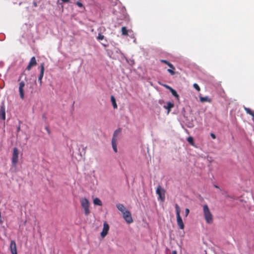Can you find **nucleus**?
I'll return each mask as SVG.
<instances>
[{
  "mask_svg": "<svg viewBox=\"0 0 254 254\" xmlns=\"http://www.w3.org/2000/svg\"><path fill=\"white\" fill-rule=\"evenodd\" d=\"M204 217L207 224H211L213 221V216L207 205H203Z\"/></svg>",
  "mask_w": 254,
  "mask_h": 254,
  "instance_id": "f257e3e1",
  "label": "nucleus"
},
{
  "mask_svg": "<svg viewBox=\"0 0 254 254\" xmlns=\"http://www.w3.org/2000/svg\"><path fill=\"white\" fill-rule=\"evenodd\" d=\"M122 131L121 128H119L116 129L113 134L112 139V145L114 151L115 152H117V142L119 139V136H120Z\"/></svg>",
  "mask_w": 254,
  "mask_h": 254,
  "instance_id": "f03ea898",
  "label": "nucleus"
},
{
  "mask_svg": "<svg viewBox=\"0 0 254 254\" xmlns=\"http://www.w3.org/2000/svg\"><path fill=\"white\" fill-rule=\"evenodd\" d=\"M175 209L176 212L177 224L180 229L183 230L185 226L183 220L180 216V208L177 204L175 205Z\"/></svg>",
  "mask_w": 254,
  "mask_h": 254,
  "instance_id": "7ed1b4c3",
  "label": "nucleus"
},
{
  "mask_svg": "<svg viewBox=\"0 0 254 254\" xmlns=\"http://www.w3.org/2000/svg\"><path fill=\"white\" fill-rule=\"evenodd\" d=\"M80 203L82 208L84 210L85 215L86 216H88L90 213V210L89 208L90 202L89 200L86 198H82L80 200Z\"/></svg>",
  "mask_w": 254,
  "mask_h": 254,
  "instance_id": "20e7f679",
  "label": "nucleus"
},
{
  "mask_svg": "<svg viewBox=\"0 0 254 254\" xmlns=\"http://www.w3.org/2000/svg\"><path fill=\"white\" fill-rule=\"evenodd\" d=\"M19 150L17 148L14 147L13 149L11 157V164L13 166L16 167L18 162Z\"/></svg>",
  "mask_w": 254,
  "mask_h": 254,
  "instance_id": "39448f33",
  "label": "nucleus"
},
{
  "mask_svg": "<svg viewBox=\"0 0 254 254\" xmlns=\"http://www.w3.org/2000/svg\"><path fill=\"white\" fill-rule=\"evenodd\" d=\"M156 193L158 195V199L162 202L164 201L165 198V190L160 185L157 188Z\"/></svg>",
  "mask_w": 254,
  "mask_h": 254,
  "instance_id": "423d86ee",
  "label": "nucleus"
},
{
  "mask_svg": "<svg viewBox=\"0 0 254 254\" xmlns=\"http://www.w3.org/2000/svg\"><path fill=\"white\" fill-rule=\"evenodd\" d=\"M123 215V218L127 223L130 224L133 222L131 213L128 210L125 211Z\"/></svg>",
  "mask_w": 254,
  "mask_h": 254,
  "instance_id": "0eeeda50",
  "label": "nucleus"
},
{
  "mask_svg": "<svg viewBox=\"0 0 254 254\" xmlns=\"http://www.w3.org/2000/svg\"><path fill=\"white\" fill-rule=\"evenodd\" d=\"M109 230V225L106 222H104L103 224V228L102 231L101 233V236L102 238H104L108 234Z\"/></svg>",
  "mask_w": 254,
  "mask_h": 254,
  "instance_id": "6e6552de",
  "label": "nucleus"
},
{
  "mask_svg": "<svg viewBox=\"0 0 254 254\" xmlns=\"http://www.w3.org/2000/svg\"><path fill=\"white\" fill-rule=\"evenodd\" d=\"M24 86H25L24 82L23 81H21L19 83V92L20 97L22 100L24 99Z\"/></svg>",
  "mask_w": 254,
  "mask_h": 254,
  "instance_id": "1a4fd4ad",
  "label": "nucleus"
},
{
  "mask_svg": "<svg viewBox=\"0 0 254 254\" xmlns=\"http://www.w3.org/2000/svg\"><path fill=\"white\" fill-rule=\"evenodd\" d=\"M44 64L42 63L40 64V73L38 76V81L39 82L40 85L42 84V78L44 76Z\"/></svg>",
  "mask_w": 254,
  "mask_h": 254,
  "instance_id": "9d476101",
  "label": "nucleus"
},
{
  "mask_svg": "<svg viewBox=\"0 0 254 254\" xmlns=\"http://www.w3.org/2000/svg\"><path fill=\"white\" fill-rule=\"evenodd\" d=\"M10 250L11 254H17L16 244L14 240L10 242Z\"/></svg>",
  "mask_w": 254,
  "mask_h": 254,
  "instance_id": "9b49d317",
  "label": "nucleus"
},
{
  "mask_svg": "<svg viewBox=\"0 0 254 254\" xmlns=\"http://www.w3.org/2000/svg\"><path fill=\"white\" fill-rule=\"evenodd\" d=\"M37 64V62L35 57H33L31 58L30 61L26 67L27 70H30L31 68Z\"/></svg>",
  "mask_w": 254,
  "mask_h": 254,
  "instance_id": "f8f14e48",
  "label": "nucleus"
},
{
  "mask_svg": "<svg viewBox=\"0 0 254 254\" xmlns=\"http://www.w3.org/2000/svg\"><path fill=\"white\" fill-rule=\"evenodd\" d=\"M0 119L3 121L5 120V109L4 104H2L0 108Z\"/></svg>",
  "mask_w": 254,
  "mask_h": 254,
  "instance_id": "ddd939ff",
  "label": "nucleus"
},
{
  "mask_svg": "<svg viewBox=\"0 0 254 254\" xmlns=\"http://www.w3.org/2000/svg\"><path fill=\"white\" fill-rule=\"evenodd\" d=\"M117 208L119 211H120L122 213H124L125 211H127L126 207L125 206L121 203L117 204L116 205Z\"/></svg>",
  "mask_w": 254,
  "mask_h": 254,
  "instance_id": "4468645a",
  "label": "nucleus"
},
{
  "mask_svg": "<svg viewBox=\"0 0 254 254\" xmlns=\"http://www.w3.org/2000/svg\"><path fill=\"white\" fill-rule=\"evenodd\" d=\"M199 99H200V101L201 102H209V103H210L211 102V99H210L209 98H208L207 96H205V97H202V96H199Z\"/></svg>",
  "mask_w": 254,
  "mask_h": 254,
  "instance_id": "2eb2a0df",
  "label": "nucleus"
},
{
  "mask_svg": "<svg viewBox=\"0 0 254 254\" xmlns=\"http://www.w3.org/2000/svg\"><path fill=\"white\" fill-rule=\"evenodd\" d=\"M167 106L164 107L168 110V113H169L171 109L174 107V104L173 103H171L170 102H168L167 103Z\"/></svg>",
  "mask_w": 254,
  "mask_h": 254,
  "instance_id": "dca6fc26",
  "label": "nucleus"
},
{
  "mask_svg": "<svg viewBox=\"0 0 254 254\" xmlns=\"http://www.w3.org/2000/svg\"><path fill=\"white\" fill-rule=\"evenodd\" d=\"M170 68L167 69V71L172 75H174L175 74V67L172 64V66H169Z\"/></svg>",
  "mask_w": 254,
  "mask_h": 254,
  "instance_id": "f3484780",
  "label": "nucleus"
},
{
  "mask_svg": "<svg viewBox=\"0 0 254 254\" xmlns=\"http://www.w3.org/2000/svg\"><path fill=\"white\" fill-rule=\"evenodd\" d=\"M244 110L248 114L250 115L253 118H254V111H253L251 109L245 107H244Z\"/></svg>",
  "mask_w": 254,
  "mask_h": 254,
  "instance_id": "a211bd4d",
  "label": "nucleus"
},
{
  "mask_svg": "<svg viewBox=\"0 0 254 254\" xmlns=\"http://www.w3.org/2000/svg\"><path fill=\"white\" fill-rule=\"evenodd\" d=\"M93 203L95 205H99V206L102 205V201H101V200L99 198H98L97 197L94 199Z\"/></svg>",
  "mask_w": 254,
  "mask_h": 254,
  "instance_id": "6ab92c4d",
  "label": "nucleus"
},
{
  "mask_svg": "<svg viewBox=\"0 0 254 254\" xmlns=\"http://www.w3.org/2000/svg\"><path fill=\"white\" fill-rule=\"evenodd\" d=\"M170 91L171 92L172 94L176 97L177 100H179V96L175 90L172 88Z\"/></svg>",
  "mask_w": 254,
  "mask_h": 254,
  "instance_id": "aec40b11",
  "label": "nucleus"
},
{
  "mask_svg": "<svg viewBox=\"0 0 254 254\" xmlns=\"http://www.w3.org/2000/svg\"><path fill=\"white\" fill-rule=\"evenodd\" d=\"M111 100L113 104V106L114 109L117 108V104L116 103V99L115 97L112 95L111 97Z\"/></svg>",
  "mask_w": 254,
  "mask_h": 254,
  "instance_id": "412c9836",
  "label": "nucleus"
},
{
  "mask_svg": "<svg viewBox=\"0 0 254 254\" xmlns=\"http://www.w3.org/2000/svg\"><path fill=\"white\" fill-rule=\"evenodd\" d=\"M187 141L192 146H194V143L193 141V138L191 136H189L187 138Z\"/></svg>",
  "mask_w": 254,
  "mask_h": 254,
  "instance_id": "4be33fe9",
  "label": "nucleus"
},
{
  "mask_svg": "<svg viewBox=\"0 0 254 254\" xmlns=\"http://www.w3.org/2000/svg\"><path fill=\"white\" fill-rule=\"evenodd\" d=\"M122 33L123 35H127L128 32L126 27H123L122 28Z\"/></svg>",
  "mask_w": 254,
  "mask_h": 254,
  "instance_id": "5701e85b",
  "label": "nucleus"
},
{
  "mask_svg": "<svg viewBox=\"0 0 254 254\" xmlns=\"http://www.w3.org/2000/svg\"><path fill=\"white\" fill-rule=\"evenodd\" d=\"M160 62L162 63L165 64H166L168 65V66H172V64L167 60H161Z\"/></svg>",
  "mask_w": 254,
  "mask_h": 254,
  "instance_id": "b1692460",
  "label": "nucleus"
},
{
  "mask_svg": "<svg viewBox=\"0 0 254 254\" xmlns=\"http://www.w3.org/2000/svg\"><path fill=\"white\" fill-rule=\"evenodd\" d=\"M104 38H105L104 36L103 35H102L101 33H99L97 37V39L98 40H102L104 39Z\"/></svg>",
  "mask_w": 254,
  "mask_h": 254,
  "instance_id": "393cba45",
  "label": "nucleus"
},
{
  "mask_svg": "<svg viewBox=\"0 0 254 254\" xmlns=\"http://www.w3.org/2000/svg\"><path fill=\"white\" fill-rule=\"evenodd\" d=\"M193 87L197 91H200V88L198 86V85L196 83H194L193 84Z\"/></svg>",
  "mask_w": 254,
  "mask_h": 254,
  "instance_id": "a878e982",
  "label": "nucleus"
},
{
  "mask_svg": "<svg viewBox=\"0 0 254 254\" xmlns=\"http://www.w3.org/2000/svg\"><path fill=\"white\" fill-rule=\"evenodd\" d=\"M160 84L162 85V86L165 87L166 88L169 89L170 91L172 89V88L171 87L169 86L168 85L164 84H161V83H160Z\"/></svg>",
  "mask_w": 254,
  "mask_h": 254,
  "instance_id": "bb28decb",
  "label": "nucleus"
},
{
  "mask_svg": "<svg viewBox=\"0 0 254 254\" xmlns=\"http://www.w3.org/2000/svg\"><path fill=\"white\" fill-rule=\"evenodd\" d=\"M76 4L79 7H83L84 8V7L83 6V5L82 4V3L81 2H80V1H77L76 2Z\"/></svg>",
  "mask_w": 254,
  "mask_h": 254,
  "instance_id": "cd10ccee",
  "label": "nucleus"
},
{
  "mask_svg": "<svg viewBox=\"0 0 254 254\" xmlns=\"http://www.w3.org/2000/svg\"><path fill=\"white\" fill-rule=\"evenodd\" d=\"M190 212V210L188 208L185 209V217H187Z\"/></svg>",
  "mask_w": 254,
  "mask_h": 254,
  "instance_id": "c85d7f7f",
  "label": "nucleus"
},
{
  "mask_svg": "<svg viewBox=\"0 0 254 254\" xmlns=\"http://www.w3.org/2000/svg\"><path fill=\"white\" fill-rule=\"evenodd\" d=\"M210 135H211V137H212L213 139H215V138H216V136H215V135L214 133H211L210 134Z\"/></svg>",
  "mask_w": 254,
  "mask_h": 254,
  "instance_id": "c756f323",
  "label": "nucleus"
},
{
  "mask_svg": "<svg viewBox=\"0 0 254 254\" xmlns=\"http://www.w3.org/2000/svg\"><path fill=\"white\" fill-rule=\"evenodd\" d=\"M172 254H177V253L176 251H173Z\"/></svg>",
  "mask_w": 254,
  "mask_h": 254,
  "instance_id": "7c9ffc66",
  "label": "nucleus"
},
{
  "mask_svg": "<svg viewBox=\"0 0 254 254\" xmlns=\"http://www.w3.org/2000/svg\"><path fill=\"white\" fill-rule=\"evenodd\" d=\"M20 126H19V127H17V131H19L20 130Z\"/></svg>",
  "mask_w": 254,
  "mask_h": 254,
  "instance_id": "2f4dec72",
  "label": "nucleus"
},
{
  "mask_svg": "<svg viewBox=\"0 0 254 254\" xmlns=\"http://www.w3.org/2000/svg\"><path fill=\"white\" fill-rule=\"evenodd\" d=\"M214 187H215V188L219 189V187L218 186H217V185H214Z\"/></svg>",
  "mask_w": 254,
  "mask_h": 254,
  "instance_id": "473e14b6",
  "label": "nucleus"
},
{
  "mask_svg": "<svg viewBox=\"0 0 254 254\" xmlns=\"http://www.w3.org/2000/svg\"><path fill=\"white\" fill-rule=\"evenodd\" d=\"M46 129H47V131L48 132V133H50V130L48 127H46Z\"/></svg>",
  "mask_w": 254,
  "mask_h": 254,
  "instance_id": "72a5a7b5",
  "label": "nucleus"
},
{
  "mask_svg": "<svg viewBox=\"0 0 254 254\" xmlns=\"http://www.w3.org/2000/svg\"><path fill=\"white\" fill-rule=\"evenodd\" d=\"M34 6L35 7H36L37 6V3L36 2L34 3Z\"/></svg>",
  "mask_w": 254,
  "mask_h": 254,
  "instance_id": "f704fd0d",
  "label": "nucleus"
},
{
  "mask_svg": "<svg viewBox=\"0 0 254 254\" xmlns=\"http://www.w3.org/2000/svg\"><path fill=\"white\" fill-rule=\"evenodd\" d=\"M104 47H106L107 45H104V44H102Z\"/></svg>",
  "mask_w": 254,
  "mask_h": 254,
  "instance_id": "c9c22d12",
  "label": "nucleus"
}]
</instances>
